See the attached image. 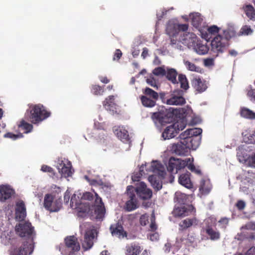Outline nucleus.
Instances as JSON below:
<instances>
[{
	"label": "nucleus",
	"instance_id": "f257e3e1",
	"mask_svg": "<svg viewBox=\"0 0 255 255\" xmlns=\"http://www.w3.org/2000/svg\"><path fill=\"white\" fill-rule=\"evenodd\" d=\"M16 231L21 237L26 238V241L23 242L22 246L19 248H12L10 251V255H30L33 251L34 228L30 223L25 222L19 224L16 227Z\"/></svg>",
	"mask_w": 255,
	"mask_h": 255
},
{
	"label": "nucleus",
	"instance_id": "f03ea898",
	"mask_svg": "<svg viewBox=\"0 0 255 255\" xmlns=\"http://www.w3.org/2000/svg\"><path fill=\"white\" fill-rule=\"evenodd\" d=\"M25 116L33 124H38L50 117L51 113L40 104L29 105Z\"/></svg>",
	"mask_w": 255,
	"mask_h": 255
},
{
	"label": "nucleus",
	"instance_id": "7ed1b4c3",
	"mask_svg": "<svg viewBox=\"0 0 255 255\" xmlns=\"http://www.w3.org/2000/svg\"><path fill=\"white\" fill-rule=\"evenodd\" d=\"M229 46V42H227V39L218 34L211 40L210 53L214 57H217L224 53Z\"/></svg>",
	"mask_w": 255,
	"mask_h": 255
},
{
	"label": "nucleus",
	"instance_id": "20e7f679",
	"mask_svg": "<svg viewBox=\"0 0 255 255\" xmlns=\"http://www.w3.org/2000/svg\"><path fill=\"white\" fill-rule=\"evenodd\" d=\"M185 91L183 89H176L173 91L169 98H164L165 94L164 93H160L161 98L164 100V103L169 105L182 106L185 104L186 101L183 97Z\"/></svg>",
	"mask_w": 255,
	"mask_h": 255
},
{
	"label": "nucleus",
	"instance_id": "39448f33",
	"mask_svg": "<svg viewBox=\"0 0 255 255\" xmlns=\"http://www.w3.org/2000/svg\"><path fill=\"white\" fill-rule=\"evenodd\" d=\"M177 72L173 68L167 69L166 71V78L173 84L178 85L180 84L181 89L187 91L189 86L188 80L185 75L180 74L178 75V81L176 79Z\"/></svg>",
	"mask_w": 255,
	"mask_h": 255
},
{
	"label": "nucleus",
	"instance_id": "423d86ee",
	"mask_svg": "<svg viewBox=\"0 0 255 255\" xmlns=\"http://www.w3.org/2000/svg\"><path fill=\"white\" fill-rule=\"evenodd\" d=\"M173 109L162 108L158 112L153 113L151 119L155 122H158L161 125L171 123L174 119Z\"/></svg>",
	"mask_w": 255,
	"mask_h": 255
},
{
	"label": "nucleus",
	"instance_id": "0eeeda50",
	"mask_svg": "<svg viewBox=\"0 0 255 255\" xmlns=\"http://www.w3.org/2000/svg\"><path fill=\"white\" fill-rule=\"evenodd\" d=\"M65 248L62 254L64 255H76L80 250L77 238L74 236L67 237L64 240Z\"/></svg>",
	"mask_w": 255,
	"mask_h": 255
},
{
	"label": "nucleus",
	"instance_id": "6e6552de",
	"mask_svg": "<svg viewBox=\"0 0 255 255\" xmlns=\"http://www.w3.org/2000/svg\"><path fill=\"white\" fill-rule=\"evenodd\" d=\"M204 230L211 240L216 241L220 238V233L217 230L216 219L213 217H209L205 220Z\"/></svg>",
	"mask_w": 255,
	"mask_h": 255
},
{
	"label": "nucleus",
	"instance_id": "1a4fd4ad",
	"mask_svg": "<svg viewBox=\"0 0 255 255\" xmlns=\"http://www.w3.org/2000/svg\"><path fill=\"white\" fill-rule=\"evenodd\" d=\"M190 161V158H187L185 160L171 157L168 161L167 169L168 172L172 174H177L179 171L184 168Z\"/></svg>",
	"mask_w": 255,
	"mask_h": 255
},
{
	"label": "nucleus",
	"instance_id": "9d476101",
	"mask_svg": "<svg viewBox=\"0 0 255 255\" xmlns=\"http://www.w3.org/2000/svg\"><path fill=\"white\" fill-rule=\"evenodd\" d=\"M62 202L61 199L54 200L52 195L47 194L44 196V207L50 212L58 211L62 207Z\"/></svg>",
	"mask_w": 255,
	"mask_h": 255
},
{
	"label": "nucleus",
	"instance_id": "9b49d317",
	"mask_svg": "<svg viewBox=\"0 0 255 255\" xmlns=\"http://www.w3.org/2000/svg\"><path fill=\"white\" fill-rule=\"evenodd\" d=\"M133 193L136 194L140 199L143 200L150 199L152 195L151 189L147 188L146 185L143 182H140L136 185V187L133 186Z\"/></svg>",
	"mask_w": 255,
	"mask_h": 255
},
{
	"label": "nucleus",
	"instance_id": "f8f14e48",
	"mask_svg": "<svg viewBox=\"0 0 255 255\" xmlns=\"http://www.w3.org/2000/svg\"><path fill=\"white\" fill-rule=\"evenodd\" d=\"M133 186H128L127 193L128 200L126 203V208L128 211H131L137 208V200L135 194L133 193Z\"/></svg>",
	"mask_w": 255,
	"mask_h": 255
},
{
	"label": "nucleus",
	"instance_id": "ddd939ff",
	"mask_svg": "<svg viewBox=\"0 0 255 255\" xmlns=\"http://www.w3.org/2000/svg\"><path fill=\"white\" fill-rule=\"evenodd\" d=\"M94 212L97 219H103L106 213V209L102 198L95 192Z\"/></svg>",
	"mask_w": 255,
	"mask_h": 255
},
{
	"label": "nucleus",
	"instance_id": "4468645a",
	"mask_svg": "<svg viewBox=\"0 0 255 255\" xmlns=\"http://www.w3.org/2000/svg\"><path fill=\"white\" fill-rule=\"evenodd\" d=\"M195 211V209L192 205L183 206L175 207L173 214L175 217H183L191 214H194Z\"/></svg>",
	"mask_w": 255,
	"mask_h": 255
},
{
	"label": "nucleus",
	"instance_id": "2eb2a0df",
	"mask_svg": "<svg viewBox=\"0 0 255 255\" xmlns=\"http://www.w3.org/2000/svg\"><path fill=\"white\" fill-rule=\"evenodd\" d=\"M57 167L59 172L63 176L67 177L72 175V173L71 170V164L70 161L58 159Z\"/></svg>",
	"mask_w": 255,
	"mask_h": 255
},
{
	"label": "nucleus",
	"instance_id": "dca6fc26",
	"mask_svg": "<svg viewBox=\"0 0 255 255\" xmlns=\"http://www.w3.org/2000/svg\"><path fill=\"white\" fill-rule=\"evenodd\" d=\"M14 190L9 185H1L0 186V201L5 202L11 198L14 194Z\"/></svg>",
	"mask_w": 255,
	"mask_h": 255
},
{
	"label": "nucleus",
	"instance_id": "f3484780",
	"mask_svg": "<svg viewBox=\"0 0 255 255\" xmlns=\"http://www.w3.org/2000/svg\"><path fill=\"white\" fill-rule=\"evenodd\" d=\"M171 151L178 155H187L189 149L187 146L183 142L174 143L171 147Z\"/></svg>",
	"mask_w": 255,
	"mask_h": 255
},
{
	"label": "nucleus",
	"instance_id": "a211bd4d",
	"mask_svg": "<svg viewBox=\"0 0 255 255\" xmlns=\"http://www.w3.org/2000/svg\"><path fill=\"white\" fill-rule=\"evenodd\" d=\"M15 218L19 221H22L26 217V207L24 202L20 200L16 203L15 207Z\"/></svg>",
	"mask_w": 255,
	"mask_h": 255
},
{
	"label": "nucleus",
	"instance_id": "6ab92c4d",
	"mask_svg": "<svg viewBox=\"0 0 255 255\" xmlns=\"http://www.w3.org/2000/svg\"><path fill=\"white\" fill-rule=\"evenodd\" d=\"M94 230H88L84 236V240L83 243V247L86 250H89L93 246V240L94 239Z\"/></svg>",
	"mask_w": 255,
	"mask_h": 255
},
{
	"label": "nucleus",
	"instance_id": "aec40b11",
	"mask_svg": "<svg viewBox=\"0 0 255 255\" xmlns=\"http://www.w3.org/2000/svg\"><path fill=\"white\" fill-rule=\"evenodd\" d=\"M110 230L113 236H118L119 238L127 236V234L124 231L123 227L119 223L111 225Z\"/></svg>",
	"mask_w": 255,
	"mask_h": 255
},
{
	"label": "nucleus",
	"instance_id": "412c9836",
	"mask_svg": "<svg viewBox=\"0 0 255 255\" xmlns=\"http://www.w3.org/2000/svg\"><path fill=\"white\" fill-rule=\"evenodd\" d=\"M103 105L106 110L117 112L118 106L116 103L114 96L111 95L106 98L103 101Z\"/></svg>",
	"mask_w": 255,
	"mask_h": 255
},
{
	"label": "nucleus",
	"instance_id": "4be33fe9",
	"mask_svg": "<svg viewBox=\"0 0 255 255\" xmlns=\"http://www.w3.org/2000/svg\"><path fill=\"white\" fill-rule=\"evenodd\" d=\"M191 85L193 88L199 93L203 92L207 88L205 81L199 77L193 78L191 81Z\"/></svg>",
	"mask_w": 255,
	"mask_h": 255
},
{
	"label": "nucleus",
	"instance_id": "5701e85b",
	"mask_svg": "<svg viewBox=\"0 0 255 255\" xmlns=\"http://www.w3.org/2000/svg\"><path fill=\"white\" fill-rule=\"evenodd\" d=\"M212 189V184L208 179H202L200 182L199 190L202 195H207Z\"/></svg>",
	"mask_w": 255,
	"mask_h": 255
},
{
	"label": "nucleus",
	"instance_id": "b1692460",
	"mask_svg": "<svg viewBox=\"0 0 255 255\" xmlns=\"http://www.w3.org/2000/svg\"><path fill=\"white\" fill-rule=\"evenodd\" d=\"M190 173L187 172L181 174L178 179L179 183L188 189H191L193 187V184L190 178Z\"/></svg>",
	"mask_w": 255,
	"mask_h": 255
},
{
	"label": "nucleus",
	"instance_id": "393cba45",
	"mask_svg": "<svg viewBox=\"0 0 255 255\" xmlns=\"http://www.w3.org/2000/svg\"><path fill=\"white\" fill-rule=\"evenodd\" d=\"M114 133L117 135L118 138L124 142L128 141L129 139V135L127 130L123 127H118L116 129H114Z\"/></svg>",
	"mask_w": 255,
	"mask_h": 255
},
{
	"label": "nucleus",
	"instance_id": "a878e982",
	"mask_svg": "<svg viewBox=\"0 0 255 255\" xmlns=\"http://www.w3.org/2000/svg\"><path fill=\"white\" fill-rule=\"evenodd\" d=\"M201 137L199 136H193L187 138V141H186L185 144L189 149H192L196 150L200 144Z\"/></svg>",
	"mask_w": 255,
	"mask_h": 255
},
{
	"label": "nucleus",
	"instance_id": "bb28decb",
	"mask_svg": "<svg viewBox=\"0 0 255 255\" xmlns=\"http://www.w3.org/2000/svg\"><path fill=\"white\" fill-rule=\"evenodd\" d=\"M177 134V130L174 126L167 127L163 131L162 134V137L164 140L169 139L175 137Z\"/></svg>",
	"mask_w": 255,
	"mask_h": 255
},
{
	"label": "nucleus",
	"instance_id": "cd10ccee",
	"mask_svg": "<svg viewBox=\"0 0 255 255\" xmlns=\"http://www.w3.org/2000/svg\"><path fill=\"white\" fill-rule=\"evenodd\" d=\"M148 181L155 190L158 191L161 189L162 184L159 176L155 175H150L148 177Z\"/></svg>",
	"mask_w": 255,
	"mask_h": 255
},
{
	"label": "nucleus",
	"instance_id": "c85d7f7f",
	"mask_svg": "<svg viewBox=\"0 0 255 255\" xmlns=\"http://www.w3.org/2000/svg\"><path fill=\"white\" fill-rule=\"evenodd\" d=\"M141 251V247L138 244L132 243L126 247V255H138Z\"/></svg>",
	"mask_w": 255,
	"mask_h": 255
},
{
	"label": "nucleus",
	"instance_id": "c756f323",
	"mask_svg": "<svg viewBox=\"0 0 255 255\" xmlns=\"http://www.w3.org/2000/svg\"><path fill=\"white\" fill-rule=\"evenodd\" d=\"M198 223V220L195 217L192 219L187 218L183 220L179 224V226L182 230H185L193 225H197Z\"/></svg>",
	"mask_w": 255,
	"mask_h": 255
},
{
	"label": "nucleus",
	"instance_id": "7c9ffc66",
	"mask_svg": "<svg viewBox=\"0 0 255 255\" xmlns=\"http://www.w3.org/2000/svg\"><path fill=\"white\" fill-rule=\"evenodd\" d=\"M178 23L172 21H169L166 28L167 33L170 36H175L178 33Z\"/></svg>",
	"mask_w": 255,
	"mask_h": 255
},
{
	"label": "nucleus",
	"instance_id": "2f4dec72",
	"mask_svg": "<svg viewBox=\"0 0 255 255\" xmlns=\"http://www.w3.org/2000/svg\"><path fill=\"white\" fill-rule=\"evenodd\" d=\"M149 171L154 173H157L161 176H163L164 174L162 165L161 163L156 161H153L151 163Z\"/></svg>",
	"mask_w": 255,
	"mask_h": 255
},
{
	"label": "nucleus",
	"instance_id": "473e14b6",
	"mask_svg": "<svg viewBox=\"0 0 255 255\" xmlns=\"http://www.w3.org/2000/svg\"><path fill=\"white\" fill-rule=\"evenodd\" d=\"M247 16L251 20H255V9L251 4H247L243 7Z\"/></svg>",
	"mask_w": 255,
	"mask_h": 255
},
{
	"label": "nucleus",
	"instance_id": "72a5a7b5",
	"mask_svg": "<svg viewBox=\"0 0 255 255\" xmlns=\"http://www.w3.org/2000/svg\"><path fill=\"white\" fill-rule=\"evenodd\" d=\"M140 99L142 105L145 107L152 108L156 104V101L145 95L141 96Z\"/></svg>",
	"mask_w": 255,
	"mask_h": 255
},
{
	"label": "nucleus",
	"instance_id": "f704fd0d",
	"mask_svg": "<svg viewBox=\"0 0 255 255\" xmlns=\"http://www.w3.org/2000/svg\"><path fill=\"white\" fill-rule=\"evenodd\" d=\"M220 28L215 25H213L209 27L207 29L208 33L204 35V38L208 41L211 37L212 35H215L219 33Z\"/></svg>",
	"mask_w": 255,
	"mask_h": 255
},
{
	"label": "nucleus",
	"instance_id": "c9c22d12",
	"mask_svg": "<svg viewBox=\"0 0 255 255\" xmlns=\"http://www.w3.org/2000/svg\"><path fill=\"white\" fill-rule=\"evenodd\" d=\"M241 116L248 119H255V113L247 108H242L240 110Z\"/></svg>",
	"mask_w": 255,
	"mask_h": 255
},
{
	"label": "nucleus",
	"instance_id": "e433bc0d",
	"mask_svg": "<svg viewBox=\"0 0 255 255\" xmlns=\"http://www.w3.org/2000/svg\"><path fill=\"white\" fill-rule=\"evenodd\" d=\"M243 140L249 144L255 143V133H250L246 131L242 133Z\"/></svg>",
	"mask_w": 255,
	"mask_h": 255
},
{
	"label": "nucleus",
	"instance_id": "4c0bfd02",
	"mask_svg": "<svg viewBox=\"0 0 255 255\" xmlns=\"http://www.w3.org/2000/svg\"><path fill=\"white\" fill-rule=\"evenodd\" d=\"M143 93L145 96H146L147 97L151 98L156 101L158 100L159 97V95L156 92L148 87H146L143 90Z\"/></svg>",
	"mask_w": 255,
	"mask_h": 255
},
{
	"label": "nucleus",
	"instance_id": "58836bf2",
	"mask_svg": "<svg viewBox=\"0 0 255 255\" xmlns=\"http://www.w3.org/2000/svg\"><path fill=\"white\" fill-rule=\"evenodd\" d=\"M195 49L197 53L200 55L205 54L208 52L209 50V48L207 46L200 43L197 44Z\"/></svg>",
	"mask_w": 255,
	"mask_h": 255
},
{
	"label": "nucleus",
	"instance_id": "ea45409f",
	"mask_svg": "<svg viewBox=\"0 0 255 255\" xmlns=\"http://www.w3.org/2000/svg\"><path fill=\"white\" fill-rule=\"evenodd\" d=\"M184 64L188 70L192 71L201 73V68L199 66H197L195 64L189 61H185Z\"/></svg>",
	"mask_w": 255,
	"mask_h": 255
},
{
	"label": "nucleus",
	"instance_id": "a19ab883",
	"mask_svg": "<svg viewBox=\"0 0 255 255\" xmlns=\"http://www.w3.org/2000/svg\"><path fill=\"white\" fill-rule=\"evenodd\" d=\"M91 90L95 95H102L104 92V87L97 85H92Z\"/></svg>",
	"mask_w": 255,
	"mask_h": 255
},
{
	"label": "nucleus",
	"instance_id": "79ce46f5",
	"mask_svg": "<svg viewBox=\"0 0 255 255\" xmlns=\"http://www.w3.org/2000/svg\"><path fill=\"white\" fill-rule=\"evenodd\" d=\"M202 21V19L201 18L200 16L196 13L194 15L192 18V24L194 27L196 28H198L201 25Z\"/></svg>",
	"mask_w": 255,
	"mask_h": 255
},
{
	"label": "nucleus",
	"instance_id": "37998d69",
	"mask_svg": "<svg viewBox=\"0 0 255 255\" xmlns=\"http://www.w3.org/2000/svg\"><path fill=\"white\" fill-rule=\"evenodd\" d=\"M19 127L21 128L22 129L25 130V133L30 132L33 128V126L31 124L25 122L24 120H22L20 122V123L19 125Z\"/></svg>",
	"mask_w": 255,
	"mask_h": 255
},
{
	"label": "nucleus",
	"instance_id": "c03bdc74",
	"mask_svg": "<svg viewBox=\"0 0 255 255\" xmlns=\"http://www.w3.org/2000/svg\"><path fill=\"white\" fill-rule=\"evenodd\" d=\"M175 200L180 204H184L186 200V195L180 192H176Z\"/></svg>",
	"mask_w": 255,
	"mask_h": 255
},
{
	"label": "nucleus",
	"instance_id": "a18cd8bd",
	"mask_svg": "<svg viewBox=\"0 0 255 255\" xmlns=\"http://www.w3.org/2000/svg\"><path fill=\"white\" fill-rule=\"evenodd\" d=\"M193 159H190V161L189 162H188V164L186 165L187 166L188 168L192 172H194L197 174H201V170L198 169L196 168L195 165L193 163Z\"/></svg>",
	"mask_w": 255,
	"mask_h": 255
},
{
	"label": "nucleus",
	"instance_id": "49530a36",
	"mask_svg": "<svg viewBox=\"0 0 255 255\" xmlns=\"http://www.w3.org/2000/svg\"><path fill=\"white\" fill-rule=\"evenodd\" d=\"M153 74L155 76H165L166 75V70L163 67H158L155 68L153 72Z\"/></svg>",
	"mask_w": 255,
	"mask_h": 255
},
{
	"label": "nucleus",
	"instance_id": "de8ad7c7",
	"mask_svg": "<svg viewBox=\"0 0 255 255\" xmlns=\"http://www.w3.org/2000/svg\"><path fill=\"white\" fill-rule=\"evenodd\" d=\"M41 170L43 172L49 173L50 176H53L55 175V172L53 169L47 165H42L41 166Z\"/></svg>",
	"mask_w": 255,
	"mask_h": 255
},
{
	"label": "nucleus",
	"instance_id": "09e8293b",
	"mask_svg": "<svg viewBox=\"0 0 255 255\" xmlns=\"http://www.w3.org/2000/svg\"><path fill=\"white\" fill-rule=\"evenodd\" d=\"M178 133L180 130H182L186 127V124L183 121L177 122L173 124Z\"/></svg>",
	"mask_w": 255,
	"mask_h": 255
},
{
	"label": "nucleus",
	"instance_id": "8fccbe9b",
	"mask_svg": "<svg viewBox=\"0 0 255 255\" xmlns=\"http://www.w3.org/2000/svg\"><path fill=\"white\" fill-rule=\"evenodd\" d=\"M191 136H199L202 132V129L200 128H193L188 129Z\"/></svg>",
	"mask_w": 255,
	"mask_h": 255
},
{
	"label": "nucleus",
	"instance_id": "3c124183",
	"mask_svg": "<svg viewBox=\"0 0 255 255\" xmlns=\"http://www.w3.org/2000/svg\"><path fill=\"white\" fill-rule=\"evenodd\" d=\"M234 35V32L233 31L229 29L224 30L223 31V38L226 39L227 42H229V40Z\"/></svg>",
	"mask_w": 255,
	"mask_h": 255
},
{
	"label": "nucleus",
	"instance_id": "603ef678",
	"mask_svg": "<svg viewBox=\"0 0 255 255\" xmlns=\"http://www.w3.org/2000/svg\"><path fill=\"white\" fill-rule=\"evenodd\" d=\"M179 137L181 139V141H180L185 143L186 141H187V138L191 137L190 135L189 129H188L185 131L182 132L180 134Z\"/></svg>",
	"mask_w": 255,
	"mask_h": 255
},
{
	"label": "nucleus",
	"instance_id": "864d4df0",
	"mask_svg": "<svg viewBox=\"0 0 255 255\" xmlns=\"http://www.w3.org/2000/svg\"><path fill=\"white\" fill-rule=\"evenodd\" d=\"M4 137L5 138H11L13 140H16L17 138L23 137V135L22 133L15 134L11 132H7L4 135Z\"/></svg>",
	"mask_w": 255,
	"mask_h": 255
},
{
	"label": "nucleus",
	"instance_id": "5fc2aeb1",
	"mask_svg": "<svg viewBox=\"0 0 255 255\" xmlns=\"http://www.w3.org/2000/svg\"><path fill=\"white\" fill-rule=\"evenodd\" d=\"M146 165H142L140 167L139 174H136V175L135 174L133 176H132V179L133 181H138L139 180L140 176H142L143 174H144L143 169H144V168L146 167Z\"/></svg>",
	"mask_w": 255,
	"mask_h": 255
},
{
	"label": "nucleus",
	"instance_id": "6e6d98bb",
	"mask_svg": "<svg viewBox=\"0 0 255 255\" xmlns=\"http://www.w3.org/2000/svg\"><path fill=\"white\" fill-rule=\"evenodd\" d=\"M241 32L244 35H249L253 32V30L250 26L245 25L241 28Z\"/></svg>",
	"mask_w": 255,
	"mask_h": 255
},
{
	"label": "nucleus",
	"instance_id": "4d7b16f0",
	"mask_svg": "<svg viewBox=\"0 0 255 255\" xmlns=\"http://www.w3.org/2000/svg\"><path fill=\"white\" fill-rule=\"evenodd\" d=\"M248 161L250 166L255 168V152L248 157Z\"/></svg>",
	"mask_w": 255,
	"mask_h": 255
},
{
	"label": "nucleus",
	"instance_id": "13d9d810",
	"mask_svg": "<svg viewBox=\"0 0 255 255\" xmlns=\"http://www.w3.org/2000/svg\"><path fill=\"white\" fill-rule=\"evenodd\" d=\"M139 222L141 225L145 226L148 223V216L146 214L141 215Z\"/></svg>",
	"mask_w": 255,
	"mask_h": 255
},
{
	"label": "nucleus",
	"instance_id": "bf43d9fd",
	"mask_svg": "<svg viewBox=\"0 0 255 255\" xmlns=\"http://www.w3.org/2000/svg\"><path fill=\"white\" fill-rule=\"evenodd\" d=\"M76 195L75 194L73 195L72 196L70 201V205L72 208H80L78 205V203L77 202L76 200Z\"/></svg>",
	"mask_w": 255,
	"mask_h": 255
},
{
	"label": "nucleus",
	"instance_id": "052dcab7",
	"mask_svg": "<svg viewBox=\"0 0 255 255\" xmlns=\"http://www.w3.org/2000/svg\"><path fill=\"white\" fill-rule=\"evenodd\" d=\"M82 198L84 200H87L89 201H92L94 199V196L93 194L89 192H87L84 193L82 196Z\"/></svg>",
	"mask_w": 255,
	"mask_h": 255
},
{
	"label": "nucleus",
	"instance_id": "680f3d73",
	"mask_svg": "<svg viewBox=\"0 0 255 255\" xmlns=\"http://www.w3.org/2000/svg\"><path fill=\"white\" fill-rule=\"evenodd\" d=\"M236 206L239 210H243L245 208L246 203L242 200H238L236 204Z\"/></svg>",
	"mask_w": 255,
	"mask_h": 255
},
{
	"label": "nucleus",
	"instance_id": "e2e57ef3",
	"mask_svg": "<svg viewBox=\"0 0 255 255\" xmlns=\"http://www.w3.org/2000/svg\"><path fill=\"white\" fill-rule=\"evenodd\" d=\"M122 52L121 50L119 49H117L116 50L115 52L114 53V55L113 57L114 60L118 61L122 56Z\"/></svg>",
	"mask_w": 255,
	"mask_h": 255
},
{
	"label": "nucleus",
	"instance_id": "0e129e2a",
	"mask_svg": "<svg viewBox=\"0 0 255 255\" xmlns=\"http://www.w3.org/2000/svg\"><path fill=\"white\" fill-rule=\"evenodd\" d=\"M151 224L150 225V230L152 231H154L157 229V226L155 223V217L154 216H152L151 218Z\"/></svg>",
	"mask_w": 255,
	"mask_h": 255
},
{
	"label": "nucleus",
	"instance_id": "69168bd1",
	"mask_svg": "<svg viewBox=\"0 0 255 255\" xmlns=\"http://www.w3.org/2000/svg\"><path fill=\"white\" fill-rule=\"evenodd\" d=\"M178 31H186L188 30V25L187 24H178Z\"/></svg>",
	"mask_w": 255,
	"mask_h": 255
},
{
	"label": "nucleus",
	"instance_id": "338daca9",
	"mask_svg": "<svg viewBox=\"0 0 255 255\" xmlns=\"http://www.w3.org/2000/svg\"><path fill=\"white\" fill-rule=\"evenodd\" d=\"M204 65L206 66H213L214 64V60L213 58H207L204 61Z\"/></svg>",
	"mask_w": 255,
	"mask_h": 255
},
{
	"label": "nucleus",
	"instance_id": "774afa93",
	"mask_svg": "<svg viewBox=\"0 0 255 255\" xmlns=\"http://www.w3.org/2000/svg\"><path fill=\"white\" fill-rule=\"evenodd\" d=\"M219 223L223 225L225 228L229 223V220L226 217L222 218L219 221Z\"/></svg>",
	"mask_w": 255,
	"mask_h": 255
}]
</instances>
